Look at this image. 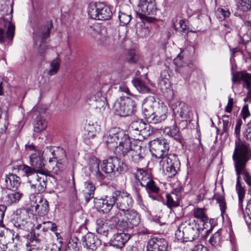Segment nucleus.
Listing matches in <instances>:
<instances>
[{
    "label": "nucleus",
    "instance_id": "nucleus-38",
    "mask_svg": "<svg viewBox=\"0 0 251 251\" xmlns=\"http://www.w3.org/2000/svg\"><path fill=\"white\" fill-rule=\"evenodd\" d=\"M100 160L97 158H91L90 161V169L92 172H95L96 176L100 179L104 178V175L100 171L99 164Z\"/></svg>",
    "mask_w": 251,
    "mask_h": 251
},
{
    "label": "nucleus",
    "instance_id": "nucleus-56",
    "mask_svg": "<svg viewBox=\"0 0 251 251\" xmlns=\"http://www.w3.org/2000/svg\"><path fill=\"white\" fill-rule=\"evenodd\" d=\"M82 215L81 217L79 218V224L81 225V228H82L85 225L86 222L88 221L87 214L83 213V211L82 210Z\"/></svg>",
    "mask_w": 251,
    "mask_h": 251
},
{
    "label": "nucleus",
    "instance_id": "nucleus-17",
    "mask_svg": "<svg viewBox=\"0 0 251 251\" xmlns=\"http://www.w3.org/2000/svg\"><path fill=\"white\" fill-rule=\"evenodd\" d=\"M35 202L31 207L32 211H35L36 214L40 216L46 215L49 211L48 202L46 199L40 197H34Z\"/></svg>",
    "mask_w": 251,
    "mask_h": 251
},
{
    "label": "nucleus",
    "instance_id": "nucleus-16",
    "mask_svg": "<svg viewBox=\"0 0 251 251\" xmlns=\"http://www.w3.org/2000/svg\"><path fill=\"white\" fill-rule=\"evenodd\" d=\"M122 216H125L128 225L132 228L138 226L140 223V217L136 211L133 209L131 208L123 213L117 212L115 215V218L118 219Z\"/></svg>",
    "mask_w": 251,
    "mask_h": 251
},
{
    "label": "nucleus",
    "instance_id": "nucleus-46",
    "mask_svg": "<svg viewBox=\"0 0 251 251\" xmlns=\"http://www.w3.org/2000/svg\"><path fill=\"white\" fill-rule=\"evenodd\" d=\"M52 25L50 23L47 26H43L41 27L38 31V35L39 37L42 39L48 37L50 34V29L52 27Z\"/></svg>",
    "mask_w": 251,
    "mask_h": 251
},
{
    "label": "nucleus",
    "instance_id": "nucleus-7",
    "mask_svg": "<svg viewBox=\"0 0 251 251\" xmlns=\"http://www.w3.org/2000/svg\"><path fill=\"white\" fill-rule=\"evenodd\" d=\"M101 170L110 176H115L125 172L127 167L125 163L117 157H109L103 160L101 165Z\"/></svg>",
    "mask_w": 251,
    "mask_h": 251
},
{
    "label": "nucleus",
    "instance_id": "nucleus-4",
    "mask_svg": "<svg viewBox=\"0 0 251 251\" xmlns=\"http://www.w3.org/2000/svg\"><path fill=\"white\" fill-rule=\"evenodd\" d=\"M199 225L195 220L182 222L178 227L175 235L178 240L182 241H192L199 236Z\"/></svg>",
    "mask_w": 251,
    "mask_h": 251
},
{
    "label": "nucleus",
    "instance_id": "nucleus-39",
    "mask_svg": "<svg viewBox=\"0 0 251 251\" xmlns=\"http://www.w3.org/2000/svg\"><path fill=\"white\" fill-rule=\"evenodd\" d=\"M164 133L166 135L174 137L178 141H180L181 140L179 134V129L176 123L171 127H165L164 130Z\"/></svg>",
    "mask_w": 251,
    "mask_h": 251
},
{
    "label": "nucleus",
    "instance_id": "nucleus-3",
    "mask_svg": "<svg viewBox=\"0 0 251 251\" xmlns=\"http://www.w3.org/2000/svg\"><path fill=\"white\" fill-rule=\"evenodd\" d=\"M106 142L109 148H115L116 151L123 156L129 154L133 145L131 143L128 135L119 127L109 129Z\"/></svg>",
    "mask_w": 251,
    "mask_h": 251
},
{
    "label": "nucleus",
    "instance_id": "nucleus-22",
    "mask_svg": "<svg viewBox=\"0 0 251 251\" xmlns=\"http://www.w3.org/2000/svg\"><path fill=\"white\" fill-rule=\"evenodd\" d=\"M87 101L100 109L104 108L107 104L106 98L101 91L93 92L88 96Z\"/></svg>",
    "mask_w": 251,
    "mask_h": 251
},
{
    "label": "nucleus",
    "instance_id": "nucleus-53",
    "mask_svg": "<svg viewBox=\"0 0 251 251\" xmlns=\"http://www.w3.org/2000/svg\"><path fill=\"white\" fill-rule=\"evenodd\" d=\"M216 201L219 203L221 211V213L223 215L226 209V203L225 201V198L223 196H218L216 197Z\"/></svg>",
    "mask_w": 251,
    "mask_h": 251
},
{
    "label": "nucleus",
    "instance_id": "nucleus-14",
    "mask_svg": "<svg viewBox=\"0 0 251 251\" xmlns=\"http://www.w3.org/2000/svg\"><path fill=\"white\" fill-rule=\"evenodd\" d=\"M154 115L152 124H158L165 120L168 116V108L166 105L163 103L154 102Z\"/></svg>",
    "mask_w": 251,
    "mask_h": 251
},
{
    "label": "nucleus",
    "instance_id": "nucleus-24",
    "mask_svg": "<svg viewBox=\"0 0 251 251\" xmlns=\"http://www.w3.org/2000/svg\"><path fill=\"white\" fill-rule=\"evenodd\" d=\"M130 236L124 232L117 233L113 235L110 240L109 244L117 249H121L129 239Z\"/></svg>",
    "mask_w": 251,
    "mask_h": 251
},
{
    "label": "nucleus",
    "instance_id": "nucleus-2",
    "mask_svg": "<svg viewBox=\"0 0 251 251\" xmlns=\"http://www.w3.org/2000/svg\"><path fill=\"white\" fill-rule=\"evenodd\" d=\"M232 158L234 162L235 170L237 176L236 191L238 194L239 205L242 209V203L245 198V190L240 182V176L242 174L245 181L248 185L251 186V175L246 170V163L251 159V152L232 156Z\"/></svg>",
    "mask_w": 251,
    "mask_h": 251
},
{
    "label": "nucleus",
    "instance_id": "nucleus-20",
    "mask_svg": "<svg viewBox=\"0 0 251 251\" xmlns=\"http://www.w3.org/2000/svg\"><path fill=\"white\" fill-rule=\"evenodd\" d=\"M130 128L135 134L143 136H148L151 134L150 126L141 119H137L132 122L130 125Z\"/></svg>",
    "mask_w": 251,
    "mask_h": 251
},
{
    "label": "nucleus",
    "instance_id": "nucleus-44",
    "mask_svg": "<svg viewBox=\"0 0 251 251\" xmlns=\"http://www.w3.org/2000/svg\"><path fill=\"white\" fill-rule=\"evenodd\" d=\"M60 60L56 58L50 62V69L48 71V74L50 75H55L60 68Z\"/></svg>",
    "mask_w": 251,
    "mask_h": 251
},
{
    "label": "nucleus",
    "instance_id": "nucleus-27",
    "mask_svg": "<svg viewBox=\"0 0 251 251\" xmlns=\"http://www.w3.org/2000/svg\"><path fill=\"white\" fill-rule=\"evenodd\" d=\"M132 149L129 151L128 155L130 159L135 163L138 164L141 162L145 157L144 153L142 151V148L140 144H133Z\"/></svg>",
    "mask_w": 251,
    "mask_h": 251
},
{
    "label": "nucleus",
    "instance_id": "nucleus-26",
    "mask_svg": "<svg viewBox=\"0 0 251 251\" xmlns=\"http://www.w3.org/2000/svg\"><path fill=\"white\" fill-rule=\"evenodd\" d=\"M112 226L103 219L97 220V232L100 235L107 237L112 232Z\"/></svg>",
    "mask_w": 251,
    "mask_h": 251
},
{
    "label": "nucleus",
    "instance_id": "nucleus-42",
    "mask_svg": "<svg viewBox=\"0 0 251 251\" xmlns=\"http://www.w3.org/2000/svg\"><path fill=\"white\" fill-rule=\"evenodd\" d=\"M210 244L213 247L220 246L222 242L221 230H218L213 234L209 240Z\"/></svg>",
    "mask_w": 251,
    "mask_h": 251
},
{
    "label": "nucleus",
    "instance_id": "nucleus-31",
    "mask_svg": "<svg viewBox=\"0 0 251 251\" xmlns=\"http://www.w3.org/2000/svg\"><path fill=\"white\" fill-rule=\"evenodd\" d=\"M5 183L7 188L15 191L17 189L20 184V178L16 175L10 174L6 176Z\"/></svg>",
    "mask_w": 251,
    "mask_h": 251
},
{
    "label": "nucleus",
    "instance_id": "nucleus-13",
    "mask_svg": "<svg viewBox=\"0 0 251 251\" xmlns=\"http://www.w3.org/2000/svg\"><path fill=\"white\" fill-rule=\"evenodd\" d=\"M12 12L13 9L12 8L10 11V13L9 14H6L3 18V21L5 22L4 26L5 28H7V31L5 35L4 30L0 28V43L4 41L5 37H7V38L10 40H12L14 37L15 27L14 25L11 23L12 19Z\"/></svg>",
    "mask_w": 251,
    "mask_h": 251
},
{
    "label": "nucleus",
    "instance_id": "nucleus-49",
    "mask_svg": "<svg viewBox=\"0 0 251 251\" xmlns=\"http://www.w3.org/2000/svg\"><path fill=\"white\" fill-rule=\"evenodd\" d=\"M20 169L28 177L34 173H36V170L34 167L26 165L20 166Z\"/></svg>",
    "mask_w": 251,
    "mask_h": 251
},
{
    "label": "nucleus",
    "instance_id": "nucleus-34",
    "mask_svg": "<svg viewBox=\"0 0 251 251\" xmlns=\"http://www.w3.org/2000/svg\"><path fill=\"white\" fill-rule=\"evenodd\" d=\"M147 184L143 185V187H145L149 196L152 199L155 200L157 199V194L159 192V188L156 185L155 182L153 180L152 178L150 182L146 183Z\"/></svg>",
    "mask_w": 251,
    "mask_h": 251
},
{
    "label": "nucleus",
    "instance_id": "nucleus-37",
    "mask_svg": "<svg viewBox=\"0 0 251 251\" xmlns=\"http://www.w3.org/2000/svg\"><path fill=\"white\" fill-rule=\"evenodd\" d=\"M23 194L19 192H16L7 194L2 197L3 202L8 205H11L17 202L21 199Z\"/></svg>",
    "mask_w": 251,
    "mask_h": 251
},
{
    "label": "nucleus",
    "instance_id": "nucleus-55",
    "mask_svg": "<svg viewBox=\"0 0 251 251\" xmlns=\"http://www.w3.org/2000/svg\"><path fill=\"white\" fill-rule=\"evenodd\" d=\"M241 114L244 120H245L250 115L248 105H245L243 106L241 111Z\"/></svg>",
    "mask_w": 251,
    "mask_h": 251
},
{
    "label": "nucleus",
    "instance_id": "nucleus-10",
    "mask_svg": "<svg viewBox=\"0 0 251 251\" xmlns=\"http://www.w3.org/2000/svg\"><path fill=\"white\" fill-rule=\"evenodd\" d=\"M28 211L26 209H18L13 218V223L15 227L26 231L33 227V224L29 221Z\"/></svg>",
    "mask_w": 251,
    "mask_h": 251
},
{
    "label": "nucleus",
    "instance_id": "nucleus-29",
    "mask_svg": "<svg viewBox=\"0 0 251 251\" xmlns=\"http://www.w3.org/2000/svg\"><path fill=\"white\" fill-rule=\"evenodd\" d=\"M134 176L142 186L147 184L146 183L150 182L152 179L151 174L143 169L138 168Z\"/></svg>",
    "mask_w": 251,
    "mask_h": 251
},
{
    "label": "nucleus",
    "instance_id": "nucleus-47",
    "mask_svg": "<svg viewBox=\"0 0 251 251\" xmlns=\"http://www.w3.org/2000/svg\"><path fill=\"white\" fill-rule=\"evenodd\" d=\"M163 169H165L166 171V175L169 177H172L174 176L178 171L179 170L180 167L176 168L175 166H162Z\"/></svg>",
    "mask_w": 251,
    "mask_h": 251
},
{
    "label": "nucleus",
    "instance_id": "nucleus-32",
    "mask_svg": "<svg viewBox=\"0 0 251 251\" xmlns=\"http://www.w3.org/2000/svg\"><path fill=\"white\" fill-rule=\"evenodd\" d=\"M161 166H175L176 168L180 167V161L176 155L170 154L163 157L160 162Z\"/></svg>",
    "mask_w": 251,
    "mask_h": 251
},
{
    "label": "nucleus",
    "instance_id": "nucleus-63",
    "mask_svg": "<svg viewBox=\"0 0 251 251\" xmlns=\"http://www.w3.org/2000/svg\"><path fill=\"white\" fill-rule=\"evenodd\" d=\"M111 39L106 36L101 38V43L104 46H109L111 44Z\"/></svg>",
    "mask_w": 251,
    "mask_h": 251
},
{
    "label": "nucleus",
    "instance_id": "nucleus-33",
    "mask_svg": "<svg viewBox=\"0 0 251 251\" xmlns=\"http://www.w3.org/2000/svg\"><path fill=\"white\" fill-rule=\"evenodd\" d=\"M98 128V126L97 123H94L89 121L87 124H86L84 127L85 130V140H89L93 139L96 136V134Z\"/></svg>",
    "mask_w": 251,
    "mask_h": 251
},
{
    "label": "nucleus",
    "instance_id": "nucleus-60",
    "mask_svg": "<svg viewBox=\"0 0 251 251\" xmlns=\"http://www.w3.org/2000/svg\"><path fill=\"white\" fill-rule=\"evenodd\" d=\"M6 210V207L5 205H0V225L2 224L4 213Z\"/></svg>",
    "mask_w": 251,
    "mask_h": 251
},
{
    "label": "nucleus",
    "instance_id": "nucleus-61",
    "mask_svg": "<svg viewBox=\"0 0 251 251\" xmlns=\"http://www.w3.org/2000/svg\"><path fill=\"white\" fill-rule=\"evenodd\" d=\"M192 251H208L206 247L201 244H197L192 249Z\"/></svg>",
    "mask_w": 251,
    "mask_h": 251
},
{
    "label": "nucleus",
    "instance_id": "nucleus-52",
    "mask_svg": "<svg viewBox=\"0 0 251 251\" xmlns=\"http://www.w3.org/2000/svg\"><path fill=\"white\" fill-rule=\"evenodd\" d=\"M243 136L247 140L251 141V121L244 126Z\"/></svg>",
    "mask_w": 251,
    "mask_h": 251
},
{
    "label": "nucleus",
    "instance_id": "nucleus-12",
    "mask_svg": "<svg viewBox=\"0 0 251 251\" xmlns=\"http://www.w3.org/2000/svg\"><path fill=\"white\" fill-rule=\"evenodd\" d=\"M169 143L165 139L157 138L150 142V151L156 158H161L167 155Z\"/></svg>",
    "mask_w": 251,
    "mask_h": 251
},
{
    "label": "nucleus",
    "instance_id": "nucleus-43",
    "mask_svg": "<svg viewBox=\"0 0 251 251\" xmlns=\"http://www.w3.org/2000/svg\"><path fill=\"white\" fill-rule=\"evenodd\" d=\"M113 218H115V216L113 217ZM120 218H119L117 221L116 219L114 220L115 222V226L116 228L121 231H125V230H127L128 229L132 228V227H130L128 225V223L127 222V221L126 219H123L122 220H120Z\"/></svg>",
    "mask_w": 251,
    "mask_h": 251
},
{
    "label": "nucleus",
    "instance_id": "nucleus-36",
    "mask_svg": "<svg viewBox=\"0 0 251 251\" xmlns=\"http://www.w3.org/2000/svg\"><path fill=\"white\" fill-rule=\"evenodd\" d=\"M176 110L182 119L187 120L191 117L190 107L183 102L179 103L177 107L176 108Z\"/></svg>",
    "mask_w": 251,
    "mask_h": 251
},
{
    "label": "nucleus",
    "instance_id": "nucleus-19",
    "mask_svg": "<svg viewBox=\"0 0 251 251\" xmlns=\"http://www.w3.org/2000/svg\"><path fill=\"white\" fill-rule=\"evenodd\" d=\"M168 248L167 241L162 238L153 237L148 242V251H166Z\"/></svg>",
    "mask_w": 251,
    "mask_h": 251
},
{
    "label": "nucleus",
    "instance_id": "nucleus-50",
    "mask_svg": "<svg viewBox=\"0 0 251 251\" xmlns=\"http://www.w3.org/2000/svg\"><path fill=\"white\" fill-rule=\"evenodd\" d=\"M126 59L127 61L131 63H136L139 59V55L134 50H130L128 51Z\"/></svg>",
    "mask_w": 251,
    "mask_h": 251
},
{
    "label": "nucleus",
    "instance_id": "nucleus-35",
    "mask_svg": "<svg viewBox=\"0 0 251 251\" xmlns=\"http://www.w3.org/2000/svg\"><path fill=\"white\" fill-rule=\"evenodd\" d=\"M95 190V187L91 182L88 181L84 183L82 194L86 202H88L91 199L93 198Z\"/></svg>",
    "mask_w": 251,
    "mask_h": 251
},
{
    "label": "nucleus",
    "instance_id": "nucleus-18",
    "mask_svg": "<svg viewBox=\"0 0 251 251\" xmlns=\"http://www.w3.org/2000/svg\"><path fill=\"white\" fill-rule=\"evenodd\" d=\"M231 80L233 83L242 82L243 86L251 93V74L243 72H233Z\"/></svg>",
    "mask_w": 251,
    "mask_h": 251
},
{
    "label": "nucleus",
    "instance_id": "nucleus-40",
    "mask_svg": "<svg viewBox=\"0 0 251 251\" xmlns=\"http://www.w3.org/2000/svg\"><path fill=\"white\" fill-rule=\"evenodd\" d=\"M134 86L140 93H146L150 92V88L148 87L144 82L139 79H134L132 81Z\"/></svg>",
    "mask_w": 251,
    "mask_h": 251
},
{
    "label": "nucleus",
    "instance_id": "nucleus-41",
    "mask_svg": "<svg viewBox=\"0 0 251 251\" xmlns=\"http://www.w3.org/2000/svg\"><path fill=\"white\" fill-rule=\"evenodd\" d=\"M47 126L46 120L41 117H38L34 124V131L40 133L44 130Z\"/></svg>",
    "mask_w": 251,
    "mask_h": 251
},
{
    "label": "nucleus",
    "instance_id": "nucleus-11",
    "mask_svg": "<svg viewBox=\"0 0 251 251\" xmlns=\"http://www.w3.org/2000/svg\"><path fill=\"white\" fill-rule=\"evenodd\" d=\"M114 196L115 204L120 211L118 212L123 213L131 208L133 200L128 193L124 191H115Z\"/></svg>",
    "mask_w": 251,
    "mask_h": 251
},
{
    "label": "nucleus",
    "instance_id": "nucleus-62",
    "mask_svg": "<svg viewBox=\"0 0 251 251\" xmlns=\"http://www.w3.org/2000/svg\"><path fill=\"white\" fill-rule=\"evenodd\" d=\"M43 224L48 225V227L49 228L50 226V230L52 231L55 232L57 230V226L56 225L50 221L48 222H44L43 223Z\"/></svg>",
    "mask_w": 251,
    "mask_h": 251
},
{
    "label": "nucleus",
    "instance_id": "nucleus-57",
    "mask_svg": "<svg viewBox=\"0 0 251 251\" xmlns=\"http://www.w3.org/2000/svg\"><path fill=\"white\" fill-rule=\"evenodd\" d=\"M223 131L224 132L227 133L229 131L230 123L227 120L223 119Z\"/></svg>",
    "mask_w": 251,
    "mask_h": 251
},
{
    "label": "nucleus",
    "instance_id": "nucleus-21",
    "mask_svg": "<svg viewBox=\"0 0 251 251\" xmlns=\"http://www.w3.org/2000/svg\"><path fill=\"white\" fill-rule=\"evenodd\" d=\"M138 6L141 16L154 15L157 10L154 0H139Z\"/></svg>",
    "mask_w": 251,
    "mask_h": 251
},
{
    "label": "nucleus",
    "instance_id": "nucleus-8",
    "mask_svg": "<svg viewBox=\"0 0 251 251\" xmlns=\"http://www.w3.org/2000/svg\"><path fill=\"white\" fill-rule=\"evenodd\" d=\"M21 245V237L11 230L5 233H0V248L2 251H17Z\"/></svg>",
    "mask_w": 251,
    "mask_h": 251
},
{
    "label": "nucleus",
    "instance_id": "nucleus-59",
    "mask_svg": "<svg viewBox=\"0 0 251 251\" xmlns=\"http://www.w3.org/2000/svg\"><path fill=\"white\" fill-rule=\"evenodd\" d=\"M38 237L39 234L36 233L34 230H32L30 232V240L31 242H33V241L39 242L40 241V239Z\"/></svg>",
    "mask_w": 251,
    "mask_h": 251
},
{
    "label": "nucleus",
    "instance_id": "nucleus-28",
    "mask_svg": "<svg viewBox=\"0 0 251 251\" xmlns=\"http://www.w3.org/2000/svg\"><path fill=\"white\" fill-rule=\"evenodd\" d=\"M180 189H176L170 194L166 195V205L168 208L172 209L179 205Z\"/></svg>",
    "mask_w": 251,
    "mask_h": 251
},
{
    "label": "nucleus",
    "instance_id": "nucleus-25",
    "mask_svg": "<svg viewBox=\"0 0 251 251\" xmlns=\"http://www.w3.org/2000/svg\"><path fill=\"white\" fill-rule=\"evenodd\" d=\"M36 178L34 180H28L30 184L32 191L35 193H42L45 191L47 186V176H39L36 175Z\"/></svg>",
    "mask_w": 251,
    "mask_h": 251
},
{
    "label": "nucleus",
    "instance_id": "nucleus-23",
    "mask_svg": "<svg viewBox=\"0 0 251 251\" xmlns=\"http://www.w3.org/2000/svg\"><path fill=\"white\" fill-rule=\"evenodd\" d=\"M81 244L86 249L94 250L100 245V241L94 234L88 232L82 237Z\"/></svg>",
    "mask_w": 251,
    "mask_h": 251
},
{
    "label": "nucleus",
    "instance_id": "nucleus-58",
    "mask_svg": "<svg viewBox=\"0 0 251 251\" xmlns=\"http://www.w3.org/2000/svg\"><path fill=\"white\" fill-rule=\"evenodd\" d=\"M233 105V99L231 98L228 99L227 104L226 107L225 111L227 113H230L232 111Z\"/></svg>",
    "mask_w": 251,
    "mask_h": 251
},
{
    "label": "nucleus",
    "instance_id": "nucleus-54",
    "mask_svg": "<svg viewBox=\"0 0 251 251\" xmlns=\"http://www.w3.org/2000/svg\"><path fill=\"white\" fill-rule=\"evenodd\" d=\"M119 90L121 92L125 93L126 95L128 96H132L134 99L136 100H138L137 96L131 94L128 89V88L125 84H121L119 87Z\"/></svg>",
    "mask_w": 251,
    "mask_h": 251
},
{
    "label": "nucleus",
    "instance_id": "nucleus-51",
    "mask_svg": "<svg viewBox=\"0 0 251 251\" xmlns=\"http://www.w3.org/2000/svg\"><path fill=\"white\" fill-rule=\"evenodd\" d=\"M239 8L243 11H248L251 9V0H239Z\"/></svg>",
    "mask_w": 251,
    "mask_h": 251
},
{
    "label": "nucleus",
    "instance_id": "nucleus-48",
    "mask_svg": "<svg viewBox=\"0 0 251 251\" xmlns=\"http://www.w3.org/2000/svg\"><path fill=\"white\" fill-rule=\"evenodd\" d=\"M131 19V17L130 14L121 11L119 12V19L121 25H126L129 23Z\"/></svg>",
    "mask_w": 251,
    "mask_h": 251
},
{
    "label": "nucleus",
    "instance_id": "nucleus-15",
    "mask_svg": "<svg viewBox=\"0 0 251 251\" xmlns=\"http://www.w3.org/2000/svg\"><path fill=\"white\" fill-rule=\"evenodd\" d=\"M114 192L110 196H106L104 199L99 200L96 202L97 209L103 213H108L115 204Z\"/></svg>",
    "mask_w": 251,
    "mask_h": 251
},
{
    "label": "nucleus",
    "instance_id": "nucleus-6",
    "mask_svg": "<svg viewBox=\"0 0 251 251\" xmlns=\"http://www.w3.org/2000/svg\"><path fill=\"white\" fill-rule=\"evenodd\" d=\"M87 12L92 19L98 20H107L112 15L110 7L100 2H91L88 5Z\"/></svg>",
    "mask_w": 251,
    "mask_h": 251
},
{
    "label": "nucleus",
    "instance_id": "nucleus-64",
    "mask_svg": "<svg viewBox=\"0 0 251 251\" xmlns=\"http://www.w3.org/2000/svg\"><path fill=\"white\" fill-rule=\"evenodd\" d=\"M27 251H42V250L39 247H36L34 245H31L28 246L27 245Z\"/></svg>",
    "mask_w": 251,
    "mask_h": 251
},
{
    "label": "nucleus",
    "instance_id": "nucleus-9",
    "mask_svg": "<svg viewBox=\"0 0 251 251\" xmlns=\"http://www.w3.org/2000/svg\"><path fill=\"white\" fill-rule=\"evenodd\" d=\"M242 124V120L238 119L235 126L234 134L237 140L235 143V149L232 156L251 153V149L249 145L240 139L241 127Z\"/></svg>",
    "mask_w": 251,
    "mask_h": 251
},
{
    "label": "nucleus",
    "instance_id": "nucleus-1",
    "mask_svg": "<svg viewBox=\"0 0 251 251\" xmlns=\"http://www.w3.org/2000/svg\"><path fill=\"white\" fill-rule=\"evenodd\" d=\"M27 151H33L29 156V164L36 173L46 176L49 173L58 174L64 168L62 161L66 157L65 151L60 147L49 146L42 152L32 143L25 145Z\"/></svg>",
    "mask_w": 251,
    "mask_h": 251
},
{
    "label": "nucleus",
    "instance_id": "nucleus-5",
    "mask_svg": "<svg viewBox=\"0 0 251 251\" xmlns=\"http://www.w3.org/2000/svg\"><path fill=\"white\" fill-rule=\"evenodd\" d=\"M137 101L129 97L118 100L113 106L115 114L126 117L134 114L137 109Z\"/></svg>",
    "mask_w": 251,
    "mask_h": 251
},
{
    "label": "nucleus",
    "instance_id": "nucleus-30",
    "mask_svg": "<svg viewBox=\"0 0 251 251\" xmlns=\"http://www.w3.org/2000/svg\"><path fill=\"white\" fill-rule=\"evenodd\" d=\"M153 103H154V102L150 101L144 103L142 110L144 117L148 122L151 124H152L154 110L153 104Z\"/></svg>",
    "mask_w": 251,
    "mask_h": 251
},
{
    "label": "nucleus",
    "instance_id": "nucleus-45",
    "mask_svg": "<svg viewBox=\"0 0 251 251\" xmlns=\"http://www.w3.org/2000/svg\"><path fill=\"white\" fill-rule=\"evenodd\" d=\"M194 216L195 218L199 219L204 223L207 222L208 220L204 208H196L194 209Z\"/></svg>",
    "mask_w": 251,
    "mask_h": 251
}]
</instances>
